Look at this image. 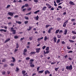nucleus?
Masks as SVG:
<instances>
[{
  "label": "nucleus",
  "mask_w": 76,
  "mask_h": 76,
  "mask_svg": "<svg viewBox=\"0 0 76 76\" xmlns=\"http://www.w3.org/2000/svg\"><path fill=\"white\" fill-rule=\"evenodd\" d=\"M54 8L52 7V8L50 9V10H54Z\"/></svg>",
  "instance_id": "nucleus-57"
},
{
  "label": "nucleus",
  "mask_w": 76,
  "mask_h": 76,
  "mask_svg": "<svg viewBox=\"0 0 76 76\" xmlns=\"http://www.w3.org/2000/svg\"><path fill=\"white\" fill-rule=\"evenodd\" d=\"M40 11L39 10H38L35 12H34V13H35V14H37V13H38V12H39Z\"/></svg>",
  "instance_id": "nucleus-18"
},
{
  "label": "nucleus",
  "mask_w": 76,
  "mask_h": 76,
  "mask_svg": "<svg viewBox=\"0 0 76 76\" xmlns=\"http://www.w3.org/2000/svg\"><path fill=\"white\" fill-rule=\"evenodd\" d=\"M36 52H31L30 53V54H36Z\"/></svg>",
  "instance_id": "nucleus-28"
},
{
  "label": "nucleus",
  "mask_w": 76,
  "mask_h": 76,
  "mask_svg": "<svg viewBox=\"0 0 76 76\" xmlns=\"http://www.w3.org/2000/svg\"><path fill=\"white\" fill-rule=\"evenodd\" d=\"M66 69H67V70H72L73 69V67H72V65H70V66H67L66 67Z\"/></svg>",
  "instance_id": "nucleus-1"
},
{
  "label": "nucleus",
  "mask_w": 76,
  "mask_h": 76,
  "mask_svg": "<svg viewBox=\"0 0 76 76\" xmlns=\"http://www.w3.org/2000/svg\"><path fill=\"white\" fill-rule=\"evenodd\" d=\"M76 36H74L73 37H72V39H76Z\"/></svg>",
  "instance_id": "nucleus-21"
},
{
  "label": "nucleus",
  "mask_w": 76,
  "mask_h": 76,
  "mask_svg": "<svg viewBox=\"0 0 76 76\" xmlns=\"http://www.w3.org/2000/svg\"><path fill=\"white\" fill-rule=\"evenodd\" d=\"M10 29L12 32H12V34H16V30H14L13 27L11 28Z\"/></svg>",
  "instance_id": "nucleus-2"
},
{
  "label": "nucleus",
  "mask_w": 76,
  "mask_h": 76,
  "mask_svg": "<svg viewBox=\"0 0 76 76\" xmlns=\"http://www.w3.org/2000/svg\"><path fill=\"white\" fill-rule=\"evenodd\" d=\"M40 68V66L38 67L37 69V71H39V68Z\"/></svg>",
  "instance_id": "nucleus-48"
},
{
  "label": "nucleus",
  "mask_w": 76,
  "mask_h": 76,
  "mask_svg": "<svg viewBox=\"0 0 76 76\" xmlns=\"http://www.w3.org/2000/svg\"><path fill=\"white\" fill-rule=\"evenodd\" d=\"M23 51L24 52H26L27 51V49L26 48L24 49Z\"/></svg>",
  "instance_id": "nucleus-45"
},
{
  "label": "nucleus",
  "mask_w": 76,
  "mask_h": 76,
  "mask_svg": "<svg viewBox=\"0 0 76 76\" xmlns=\"http://www.w3.org/2000/svg\"><path fill=\"white\" fill-rule=\"evenodd\" d=\"M59 69V67H58V68H55V70H56V71H57L58 70V69Z\"/></svg>",
  "instance_id": "nucleus-35"
},
{
  "label": "nucleus",
  "mask_w": 76,
  "mask_h": 76,
  "mask_svg": "<svg viewBox=\"0 0 76 76\" xmlns=\"http://www.w3.org/2000/svg\"><path fill=\"white\" fill-rule=\"evenodd\" d=\"M45 75H47V73H48V74H50V72L48 70L45 71Z\"/></svg>",
  "instance_id": "nucleus-4"
},
{
  "label": "nucleus",
  "mask_w": 76,
  "mask_h": 76,
  "mask_svg": "<svg viewBox=\"0 0 76 76\" xmlns=\"http://www.w3.org/2000/svg\"><path fill=\"white\" fill-rule=\"evenodd\" d=\"M25 6L26 7H28V4H26L25 5Z\"/></svg>",
  "instance_id": "nucleus-61"
},
{
  "label": "nucleus",
  "mask_w": 76,
  "mask_h": 76,
  "mask_svg": "<svg viewBox=\"0 0 76 76\" xmlns=\"http://www.w3.org/2000/svg\"><path fill=\"white\" fill-rule=\"evenodd\" d=\"M69 60H72V57H71V58L69 57Z\"/></svg>",
  "instance_id": "nucleus-54"
},
{
  "label": "nucleus",
  "mask_w": 76,
  "mask_h": 76,
  "mask_svg": "<svg viewBox=\"0 0 76 76\" xmlns=\"http://www.w3.org/2000/svg\"><path fill=\"white\" fill-rule=\"evenodd\" d=\"M69 41H70V42H75V41L69 39Z\"/></svg>",
  "instance_id": "nucleus-30"
},
{
  "label": "nucleus",
  "mask_w": 76,
  "mask_h": 76,
  "mask_svg": "<svg viewBox=\"0 0 76 76\" xmlns=\"http://www.w3.org/2000/svg\"><path fill=\"white\" fill-rule=\"evenodd\" d=\"M24 18L25 19H26L27 20H28V19H29V18H28V17L25 16L24 17Z\"/></svg>",
  "instance_id": "nucleus-25"
},
{
  "label": "nucleus",
  "mask_w": 76,
  "mask_h": 76,
  "mask_svg": "<svg viewBox=\"0 0 76 76\" xmlns=\"http://www.w3.org/2000/svg\"><path fill=\"white\" fill-rule=\"evenodd\" d=\"M54 5L55 6H57V5L56 4V1H54Z\"/></svg>",
  "instance_id": "nucleus-36"
},
{
  "label": "nucleus",
  "mask_w": 76,
  "mask_h": 76,
  "mask_svg": "<svg viewBox=\"0 0 76 76\" xmlns=\"http://www.w3.org/2000/svg\"><path fill=\"white\" fill-rule=\"evenodd\" d=\"M49 53H50V51L49 50H46L45 52V54H48Z\"/></svg>",
  "instance_id": "nucleus-23"
},
{
  "label": "nucleus",
  "mask_w": 76,
  "mask_h": 76,
  "mask_svg": "<svg viewBox=\"0 0 76 76\" xmlns=\"http://www.w3.org/2000/svg\"><path fill=\"white\" fill-rule=\"evenodd\" d=\"M18 15H15L14 17V18H18Z\"/></svg>",
  "instance_id": "nucleus-38"
},
{
  "label": "nucleus",
  "mask_w": 76,
  "mask_h": 76,
  "mask_svg": "<svg viewBox=\"0 0 76 76\" xmlns=\"http://www.w3.org/2000/svg\"><path fill=\"white\" fill-rule=\"evenodd\" d=\"M46 51H48L49 50V47H47L46 48V49H45Z\"/></svg>",
  "instance_id": "nucleus-27"
},
{
  "label": "nucleus",
  "mask_w": 76,
  "mask_h": 76,
  "mask_svg": "<svg viewBox=\"0 0 76 76\" xmlns=\"http://www.w3.org/2000/svg\"><path fill=\"white\" fill-rule=\"evenodd\" d=\"M2 73V75H4L6 73V72H3Z\"/></svg>",
  "instance_id": "nucleus-56"
},
{
  "label": "nucleus",
  "mask_w": 76,
  "mask_h": 76,
  "mask_svg": "<svg viewBox=\"0 0 76 76\" xmlns=\"http://www.w3.org/2000/svg\"><path fill=\"white\" fill-rule=\"evenodd\" d=\"M47 39H48V38H47V37L46 36H45V37L44 41H47Z\"/></svg>",
  "instance_id": "nucleus-13"
},
{
  "label": "nucleus",
  "mask_w": 76,
  "mask_h": 76,
  "mask_svg": "<svg viewBox=\"0 0 76 76\" xmlns=\"http://www.w3.org/2000/svg\"><path fill=\"white\" fill-rule=\"evenodd\" d=\"M62 44H65V42H64V41H63L62 42Z\"/></svg>",
  "instance_id": "nucleus-59"
},
{
  "label": "nucleus",
  "mask_w": 76,
  "mask_h": 76,
  "mask_svg": "<svg viewBox=\"0 0 76 76\" xmlns=\"http://www.w3.org/2000/svg\"><path fill=\"white\" fill-rule=\"evenodd\" d=\"M58 8H60V9H62V7H61V6H59L58 7Z\"/></svg>",
  "instance_id": "nucleus-49"
},
{
  "label": "nucleus",
  "mask_w": 76,
  "mask_h": 76,
  "mask_svg": "<svg viewBox=\"0 0 76 76\" xmlns=\"http://www.w3.org/2000/svg\"><path fill=\"white\" fill-rule=\"evenodd\" d=\"M53 28H51L49 29V31H48V32L49 33H51V29H53Z\"/></svg>",
  "instance_id": "nucleus-12"
},
{
  "label": "nucleus",
  "mask_w": 76,
  "mask_h": 76,
  "mask_svg": "<svg viewBox=\"0 0 76 76\" xmlns=\"http://www.w3.org/2000/svg\"><path fill=\"white\" fill-rule=\"evenodd\" d=\"M14 38L15 39H17V38H18V36H14Z\"/></svg>",
  "instance_id": "nucleus-44"
},
{
  "label": "nucleus",
  "mask_w": 76,
  "mask_h": 76,
  "mask_svg": "<svg viewBox=\"0 0 76 76\" xmlns=\"http://www.w3.org/2000/svg\"><path fill=\"white\" fill-rule=\"evenodd\" d=\"M30 66L31 67H35V65L34 64H31L30 65Z\"/></svg>",
  "instance_id": "nucleus-15"
},
{
  "label": "nucleus",
  "mask_w": 76,
  "mask_h": 76,
  "mask_svg": "<svg viewBox=\"0 0 76 76\" xmlns=\"http://www.w3.org/2000/svg\"><path fill=\"white\" fill-rule=\"evenodd\" d=\"M64 57L65 58H67V55H66L65 56H64Z\"/></svg>",
  "instance_id": "nucleus-52"
},
{
  "label": "nucleus",
  "mask_w": 76,
  "mask_h": 76,
  "mask_svg": "<svg viewBox=\"0 0 76 76\" xmlns=\"http://www.w3.org/2000/svg\"><path fill=\"white\" fill-rule=\"evenodd\" d=\"M49 25H47L46 26V28H48V27H49Z\"/></svg>",
  "instance_id": "nucleus-64"
},
{
  "label": "nucleus",
  "mask_w": 76,
  "mask_h": 76,
  "mask_svg": "<svg viewBox=\"0 0 76 76\" xmlns=\"http://www.w3.org/2000/svg\"><path fill=\"white\" fill-rule=\"evenodd\" d=\"M57 20H60V18H58L57 19Z\"/></svg>",
  "instance_id": "nucleus-63"
},
{
  "label": "nucleus",
  "mask_w": 76,
  "mask_h": 76,
  "mask_svg": "<svg viewBox=\"0 0 76 76\" xmlns=\"http://www.w3.org/2000/svg\"><path fill=\"white\" fill-rule=\"evenodd\" d=\"M19 44H18V43H16V48H19Z\"/></svg>",
  "instance_id": "nucleus-24"
},
{
  "label": "nucleus",
  "mask_w": 76,
  "mask_h": 76,
  "mask_svg": "<svg viewBox=\"0 0 76 76\" xmlns=\"http://www.w3.org/2000/svg\"><path fill=\"white\" fill-rule=\"evenodd\" d=\"M36 20H38V19H39V17H38V15H37L36 17Z\"/></svg>",
  "instance_id": "nucleus-33"
},
{
  "label": "nucleus",
  "mask_w": 76,
  "mask_h": 76,
  "mask_svg": "<svg viewBox=\"0 0 76 76\" xmlns=\"http://www.w3.org/2000/svg\"><path fill=\"white\" fill-rule=\"evenodd\" d=\"M46 5L48 6V8H49V9H50V8H51V5H50V4H46Z\"/></svg>",
  "instance_id": "nucleus-5"
},
{
  "label": "nucleus",
  "mask_w": 76,
  "mask_h": 76,
  "mask_svg": "<svg viewBox=\"0 0 76 76\" xmlns=\"http://www.w3.org/2000/svg\"><path fill=\"white\" fill-rule=\"evenodd\" d=\"M53 41L55 42H56V41H57V38L56 37H54Z\"/></svg>",
  "instance_id": "nucleus-9"
},
{
  "label": "nucleus",
  "mask_w": 76,
  "mask_h": 76,
  "mask_svg": "<svg viewBox=\"0 0 76 76\" xmlns=\"http://www.w3.org/2000/svg\"><path fill=\"white\" fill-rule=\"evenodd\" d=\"M33 37H31L29 38V39L30 41H31Z\"/></svg>",
  "instance_id": "nucleus-34"
},
{
  "label": "nucleus",
  "mask_w": 76,
  "mask_h": 76,
  "mask_svg": "<svg viewBox=\"0 0 76 76\" xmlns=\"http://www.w3.org/2000/svg\"><path fill=\"white\" fill-rule=\"evenodd\" d=\"M9 15H10V16H13V13H12L11 12H9L8 13Z\"/></svg>",
  "instance_id": "nucleus-8"
},
{
  "label": "nucleus",
  "mask_w": 76,
  "mask_h": 76,
  "mask_svg": "<svg viewBox=\"0 0 76 76\" xmlns=\"http://www.w3.org/2000/svg\"><path fill=\"white\" fill-rule=\"evenodd\" d=\"M10 38H8L4 42V43H6V42H8L9 41H10Z\"/></svg>",
  "instance_id": "nucleus-11"
},
{
  "label": "nucleus",
  "mask_w": 76,
  "mask_h": 76,
  "mask_svg": "<svg viewBox=\"0 0 76 76\" xmlns=\"http://www.w3.org/2000/svg\"><path fill=\"white\" fill-rule=\"evenodd\" d=\"M61 1V0H57L56 1V2L58 3H60Z\"/></svg>",
  "instance_id": "nucleus-22"
},
{
  "label": "nucleus",
  "mask_w": 76,
  "mask_h": 76,
  "mask_svg": "<svg viewBox=\"0 0 76 76\" xmlns=\"http://www.w3.org/2000/svg\"><path fill=\"white\" fill-rule=\"evenodd\" d=\"M31 9H32V8L30 7V8H28L27 9V10H28V11H29V10H31Z\"/></svg>",
  "instance_id": "nucleus-37"
},
{
  "label": "nucleus",
  "mask_w": 76,
  "mask_h": 76,
  "mask_svg": "<svg viewBox=\"0 0 76 76\" xmlns=\"http://www.w3.org/2000/svg\"><path fill=\"white\" fill-rule=\"evenodd\" d=\"M60 41V39H58L57 42V43H58V42H59Z\"/></svg>",
  "instance_id": "nucleus-55"
},
{
  "label": "nucleus",
  "mask_w": 76,
  "mask_h": 76,
  "mask_svg": "<svg viewBox=\"0 0 76 76\" xmlns=\"http://www.w3.org/2000/svg\"><path fill=\"white\" fill-rule=\"evenodd\" d=\"M31 29H32V27L29 26V28L27 29V30H28V31H30V30H31Z\"/></svg>",
  "instance_id": "nucleus-20"
},
{
  "label": "nucleus",
  "mask_w": 76,
  "mask_h": 76,
  "mask_svg": "<svg viewBox=\"0 0 76 76\" xmlns=\"http://www.w3.org/2000/svg\"><path fill=\"white\" fill-rule=\"evenodd\" d=\"M67 29H65V31H64V34L65 35H67Z\"/></svg>",
  "instance_id": "nucleus-7"
},
{
  "label": "nucleus",
  "mask_w": 76,
  "mask_h": 76,
  "mask_svg": "<svg viewBox=\"0 0 76 76\" xmlns=\"http://www.w3.org/2000/svg\"><path fill=\"white\" fill-rule=\"evenodd\" d=\"M44 70L40 71H39L38 73H43V72H44Z\"/></svg>",
  "instance_id": "nucleus-14"
},
{
  "label": "nucleus",
  "mask_w": 76,
  "mask_h": 76,
  "mask_svg": "<svg viewBox=\"0 0 76 76\" xmlns=\"http://www.w3.org/2000/svg\"><path fill=\"white\" fill-rule=\"evenodd\" d=\"M18 70H19V68H18V67H17L16 68V71L17 72V71H18Z\"/></svg>",
  "instance_id": "nucleus-53"
},
{
  "label": "nucleus",
  "mask_w": 76,
  "mask_h": 76,
  "mask_svg": "<svg viewBox=\"0 0 76 76\" xmlns=\"http://www.w3.org/2000/svg\"><path fill=\"white\" fill-rule=\"evenodd\" d=\"M30 59V58L29 57H27L26 58V60H29Z\"/></svg>",
  "instance_id": "nucleus-39"
},
{
  "label": "nucleus",
  "mask_w": 76,
  "mask_h": 76,
  "mask_svg": "<svg viewBox=\"0 0 76 76\" xmlns=\"http://www.w3.org/2000/svg\"><path fill=\"white\" fill-rule=\"evenodd\" d=\"M71 21H72V22H74V21H75V19H72Z\"/></svg>",
  "instance_id": "nucleus-46"
},
{
  "label": "nucleus",
  "mask_w": 76,
  "mask_h": 76,
  "mask_svg": "<svg viewBox=\"0 0 76 76\" xmlns=\"http://www.w3.org/2000/svg\"><path fill=\"white\" fill-rule=\"evenodd\" d=\"M34 1L35 3H37L38 2V0H34Z\"/></svg>",
  "instance_id": "nucleus-40"
},
{
  "label": "nucleus",
  "mask_w": 76,
  "mask_h": 76,
  "mask_svg": "<svg viewBox=\"0 0 76 76\" xmlns=\"http://www.w3.org/2000/svg\"><path fill=\"white\" fill-rule=\"evenodd\" d=\"M10 5H8L7 6V7H6V9H8V8H9L10 7Z\"/></svg>",
  "instance_id": "nucleus-29"
},
{
  "label": "nucleus",
  "mask_w": 76,
  "mask_h": 76,
  "mask_svg": "<svg viewBox=\"0 0 76 76\" xmlns=\"http://www.w3.org/2000/svg\"><path fill=\"white\" fill-rule=\"evenodd\" d=\"M16 23H18V24H21V23H22V22H20V21H16Z\"/></svg>",
  "instance_id": "nucleus-17"
},
{
  "label": "nucleus",
  "mask_w": 76,
  "mask_h": 76,
  "mask_svg": "<svg viewBox=\"0 0 76 76\" xmlns=\"http://www.w3.org/2000/svg\"><path fill=\"white\" fill-rule=\"evenodd\" d=\"M33 61H34V59H30V62H33Z\"/></svg>",
  "instance_id": "nucleus-50"
},
{
  "label": "nucleus",
  "mask_w": 76,
  "mask_h": 76,
  "mask_svg": "<svg viewBox=\"0 0 76 76\" xmlns=\"http://www.w3.org/2000/svg\"><path fill=\"white\" fill-rule=\"evenodd\" d=\"M73 53V51L71 50L68 52V53Z\"/></svg>",
  "instance_id": "nucleus-60"
},
{
  "label": "nucleus",
  "mask_w": 76,
  "mask_h": 76,
  "mask_svg": "<svg viewBox=\"0 0 76 76\" xmlns=\"http://www.w3.org/2000/svg\"><path fill=\"white\" fill-rule=\"evenodd\" d=\"M46 46H44L42 47V49L43 50H44L45 48H46Z\"/></svg>",
  "instance_id": "nucleus-47"
},
{
  "label": "nucleus",
  "mask_w": 76,
  "mask_h": 76,
  "mask_svg": "<svg viewBox=\"0 0 76 76\" xmlns=\"http://www.w3.org/2000/svg\"><path fill=\"white\" fill-rule=\"evenodd\" d=\"M72 33H73V34H76V32L74 31H72Z\"/></svg>",
  "instance_id": "nucleus-51"
},
{
  "label": "nucleus",
  "mask_w": 76,
  "mask_h": 76,
  "mask_svg": "<svg viewBox=\"0 0 76 76\" xmlns=\"http://www.w3.org/2000/svg\"><path fill=\"white\" fill-rule=\"evenodd\" d=\"M26 72V71L25 70H23V71H22V73L23 74V75H24L25 73Z\"/></svg>",
  "instance_id": "nucleus-26"
},
{
  "label": "nucleus",
  "mask_w": 76,
  "mask_h": 76,
  "mask_svg": "<svg viewBox=\"0 0 76 76\" xmlns=\"http://www.w3.org/2000/svg\"><path fill=\"white\" fill-rule=\"evenodd\" d=\"M57 37L58 38H60L61 37V35H57Z\"/></svg>",
  "instance_id": "nucleus-42"
},
{
  "label": "nucleus",
  "mask_w": 76,
  "mask_h": 76,
  "mask_svg": "<svg viewBox=\"0 0 76 76\" xmlns=\"http://www.w3.org/2000/svg\"><path fill=\"white\" fill-rule=\"evenodd\" d=\"M28 23V21H26L24 22V23L25 24H26V23Z\"/></svg>",
  "instance_id": "nucleus-43"
},
{
  "label": "nucleus",
  "mask_w": 76,
  "mask_h": 76,
  "mask_svg": "<svg viewBox=\"0 0 76 76\" xmlns=\"http://www.w3.org/2000/svg\"><path fill=\"white\" fill-rule=\"evenodd\" d=\"M66 24L67 23H64L63 25V27H66Z\"/></svg>",
  "instance_id": "nucleus-19"
},
{
  "label": "nucleus",
  "mask_w": 76,
  "mask_h": 76,
  "mask_svg": "<svg viewBox=\"0 0 76 76\" xmlns=\"http://www.w3.org/2000/svg\"><path fill=\"white\" fill-rule=\"evenodd\" d=\"M60 31L59 29L57 30L56 31L55 34H58Z\"/></svg>",
  "instance_id": "nucleus-16"
},
{
  "label": "nucleus",
  "mask_w": 76,
  "mask_h": 76,
  "mask_svg": "<svg viewBox=\"0 0 76 76\" xmlns=\"http://www.w3.org/2000/svg\"><path fill=\"white\" fill-rule=\"evenodd\" d=\"M45 9H47V7H43V8L42 9L43 10H45Z\"/></svg>",
  "instance_id": "nucleus-31"
},
{
  "label": "nucleus",
  "mask_w": 76,
  "mask_h": 76,
  "mask_svg": "<svg viewBox=\"0 0 76 76\" xmlns=\"http://www.w3.org/2000/svg\"><path fill=\"white\" fill-rule=\"evenodd\" d=\"M69 4H71V5H75V3L73 2L72 1H70L69 2Z\"/></svg>",
  "instance_id": "nucleus-6"
},
{
  "label": "nucleus",
  "mask_w": 76,
  "mask_h": 76,
  "mask_svg": "<svg viewBox=\"0 0 76 76\" xmlns=\"http://www.w3.org/2000/svg\"><path fill=\"white\" fill-rule=\"evenodd\" d=\"M6 59H4L3 60H2V62H4V61H6Z\"/></svg>",
  "instance_id": "nucleus-41"
},
{
  "label": "nucleus",
  "mask_w": 76,
  "mask_h": 76,
  "mask_svg": "<svg viewBox=\"0 0 76 76\" xmlns=\"http://www.w3.org/2000/svg\"><path fill=\"white\" fill-rule=\"evenodd\" d=\"M0 31L1 32H2V31H3L4 32H7V31L5 30V29H0Z\"/></svg>",
  "instance_id": "nucleus-10"
},
{
  "label": "nucleus",
  "mask_w": 76,
  "mask_h": 76,
  "mask_svg": "<svg viewBox=\"0 0 76 76\" xmlns=\"http://www.w3.org/2000/svg\"><path fill=\"white\" fill-rule=\"evenodd\" d=\"M12 59L13 61H12L13 62H15V59L13 57H12Z\"/></svg>",
  "instance_id": "nucleus-32"
},
{
  "label": "nucleus",
  "mask_w": 76,
  "mask_h": 76,
  "mask_svg": "<svg viewBox=\"0 0 76 76\" xmlns=\"http://www.w3.org/2000/svg\"><path fill=\"white\" fill-rule=\"evenodd\" d=\"M62 32H63V30H60L59 32V33H62Z\"/></svg>",
  "instance_id": "nucleus-58"
},
{
  "label": "nucleus",
  "mask_w": 76,
  "mask_h": 76,
  "mask_svg": "<svg viewBox=\"0 0 76 76\" xmlns=\"http://www.w3.org/2000/svg\"><path fill=\"white\" fill-rule=\"evenodd\" d=\"M40 39H40V38H39L37 39V41H39Z\"/></svg>",
  "instance_id": "nucleus-62"
},
{
  "label": "nucleus",
  "mask_w": 76,
  "mask_h": 76,
  "mask_svg": "<svg viewBox=\"0 0 76 76\" xmlns=\"http://www.w3.org/2000/svg\"><path fill=\"white\" fill-rule=\"evenodd\" d=\"M35 50H36V52L37 53H39L40 52V50H41V49L39 48H37Z\"/></svg>",
  "instance_id": "nucleus-3"
}]
</instances>
